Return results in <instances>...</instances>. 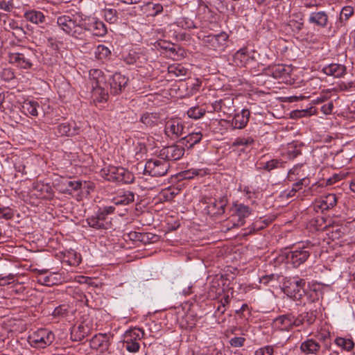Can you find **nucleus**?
I'll list each match as a JSON object with an SVG mask.
<instances>
[{
	"label": "nucleus",
	"instance_id": "nucleus-1",
	"mask_svg": "<svg viewBox=\"0 0 355 355\" xmlns=\"http://www.w3.org/2000/svg\"><path fill=\"white\" fill-rule=\"evenodd\" d=\"M306 281L298 277H293L289 283V285H285L284 293L290 298L295 301L300 302L305 304L306 302H313L315 298L312 297V294L316 295L315 291L311 293H307L304 290Z\"/></svg>",
	"mask_w": 355,
	"mask_h": 355
},
{
	"label": "nucleus",
	"instance_id": "nucleus-2",
	"mask_svg": "<svg viewBox=\"0 0 355 355\" xmlns=\"http://www.w3.org/2000/svg\"><path fill=\"white\" fill-rule=\"evenodd\" d=\"M89 84L92 96L99 102L106 101L108 97V86L103 72L98 69L89 71Z\"/></svg>",
	"mask_w": 355,
	"mask_h": 355
},
{
	"label": "nucleus",
	"instance_id": "nucleus-3",
	"mask_svg": "<svg viewBox=\"0 0 355 355\" xmlns=\"http://www.w3.org/2000/svg\"><path fill=\"white\" fill-rule=\"evenodd\" d=\"M57 24L65 33L76 38H81L83 35V19L79 15L60 16L57 18Z\"/></svg>",
	"mask_w": 355,
	"mask_h": 355
},
{
	"label": "nucleus",
	"instance_id": "nucleus-4",
	"mask_svg": "<svg viewBox=\"0 0 355 355\" xmlns=\"http://www.w3.org/2000/svg\"><path fill=\"white\" fill-rule=\"evenodd\" d=\"M320 245L319 239L308 240L302 243V247L291 251L288 259L294 267H298L307 260L311 253L316 252Z\"/></svg>",
	"mask_w": 355,
	"mask_h": 355
},
{
	"label": "nucleus",
	"instance_id": "nucleus-5",
	"mask_svg": "<svg viewBox=\"0 0 355 355\" xmlns=\"http://www.w3.org/2000/svg\"><path fill=\"white\" fill-rule=\"evenodd\" d=\"M113 206H105L98 209L94 216L87 218V225L96 230H108L112 228V222L108 215L114 212Z\"/></svg>",
	"mask_w": 355,
	"mask_h": 355
},
{
	"label": "nucleus",
	"instance_id": "nucleus-6",
	"mask_svg": "<svg viewBox=\"0 0 355 355\" xmlns=\"http://www.w3.org/2000/svg\"><path fill=\"white\" fill-rule=\"evenodd\" d=\"M101 175L110 182L130 183L133 181V175L125 168L120 166H108L101 171Z\"/></svg>",
	"mask_w": 355,
	"mask_h": 355
},
{
	"label": "nucleus",
	"instance_id": "nucleus-7",
	"mask_svg": "<svg viewBox=\"0 0 355 355\" xmlns=\"http://www.w3.org/2000/svg\"><path fill=\"white\" fill-rule=\"evenodd\" d=\"M53 333L48 329H39L29 334L27 341L35 348L44 349L49 346L54 340Z\"/></svg>",
	"mask_w": 355,
	"mask_h": 355
},
{
	"label": "nucleus",
	"instance_id": "nucleus-8",
	"mask_svg": "<svg viewBox=\"0 0 355 355\" xmlns=\"http://www.w3.org/2000/svg\"><path fill=\"white\" fill-rule=\"evenodd\" d=\"M229 35L225 32H221L216 35H204L202 38V42L207 48L222 52L227 46V40Z\"/></svg>",
	"mask_w": 355,
	"mask_h": 355
},
{
	"label": "nucleus",
	"instance_id": "nucleus-9",
	"mask_svg": "<svg viewBox=\"0 0 355 355\" xmlns=\"http://www.w3.org/2000/svg\"><path fill=\"white\" fill-rule=\"evenodd\" d=\"M144 336V331L139 328H132L127 330L123 334V343L127 351L136 353L139 350V341Z\"/></svg>",
	"mask_w": 355,
	"mask_h": 355
},
{
	"label": "nucleus",
	"instance_id": "nucleus-10",
	"mask_svg": "<svg viewBox=\"0 0 355 355\" xmlns=\"http://www.w3.org/2000/svg\"><path fill=\"white\" fill-rule=\"evenodd\" d=\"M274 327L280 331H290L294 327L302 325L301 320L297 319L293 313L280 315L273 320Z\"/></svg>",
	"mask_w": 355,
	"mask_h": 355
},
{
	"label": "nucleus",
	"instance_id": "nucleus-11",
	"mask_svg": "<svg viewBox=\"0 0 355 355\" xmlns=\"http://www.w3.org/2000/svg\"><path fill=\"white\" fill-rule=\"evenodd\" d=\"M169 168V163L164 159H150L146 162L144 167L145 174L151 176H164Z\"/></svg>",
	"mask_w": 355,
	"mask_h": 355
},
{
	"label": "nucleus",
	"instance_id": "nucleus-12",
	"mask_svg": "<svg viewBox=\"0 0 355 355\" xmlns=\"http://www.w3.org/2000/svg\"><path fill=\"white\" fill-rule=\"evenodd\" d=\"M82 27L83 28V33L87 31L98 37H103L107 32L105 24L96 17L83 19Z\"/></svg>",
	"mask_w": 355,
	"mask_h": 355
},
{
	"label": "nucleus",
	"instance_id": "nucleus-13",
	"mask_svg": "<svg viewBox=\"0 0 355 355\" xmlns=\"http://www.w3.org/2000/svg\"><path fill=\"white\" fill-rule=\"evenodd\" d=\"M184 129V124L180 119L172 118L166 122L164 132L168 137L175 140L183 135Z\"/></svg>",
	"mask_w": 355,
	"mask_h": 355
},
{
	"label": "nucleus",
	"instance_id": "nucleus-14",
	"mask_svg": "<svg viewBox=\"0 0 355 355\" xmlns=\"http://www.w3.org/2000/svg\"><path fill=\"white\" fill-rule=\"evenodd\" d=\"M234 213L230 217L233 226L240 227L245 223V218H248L252 212V209L242 203H234L233 206Z\"/></svg>",
	"mask_w": 355,
	"mask_h": 355
},
{
	"label": "nucleus",
	"instance_id": "nucleus-15",
	"mask_svg": "<svg viewBox=\"0 0 355 355\" xmlns=\"http://www.w3.org/2000/svg\"><path fill=\"white\" fill-rule=\"evenodd\" d=\"M338 202L336 196L334 193H329L322 196L319 200H316L314 203V209L316 211L329 210L334 208Z\"/></svg>",
	"mask_w": 355,
	"mask_h": 355
},
{
	"label": "nucleus",
	"instance_id": "nucleus-16",
	"mask_svg": "<svg viewBox=\"0 0 355 355\" xmlns=\"http://www.w3.org/2000/svg\"><path fill=\"white\" fill-rule=\"evenodd\" d=\"M293 68L291 65L275 64L270 66L268 69V73L277 79H282L287 81L290 77Z\"/></svg>",
	"mask_w": 355,
	"mask_h": 355
},
{
	"label": "nucleus",
	"instance_id": "nucleus-17",
	"mask_svg": "<svg viewBox=\"0 0 355 355\" xmlns=\"http://www.w3.org/2000/svg\"><path fill=\"white\" fill-rule=\"evenodd\" d=\"M128 78L125 76L116 73L110 78L109 86L110 93L116 95L121 92L128 85Z\"/></svg>",
	"mask_w": 355,
	"mask_h": 355
},
{
	"label": "nucleus",
	"instance_id": "nucleus-18",
	"mask_svg": "<svg viewBox=\"0 0 355 355\" xmlns=\"http://www.w3.org/2000/svg\"><path fill=\"white\" fill-rule=\"evenodd\" d=\"M7 60L9 63L15 64L23 69H31L33 66L31 60L22 53L9 52L8 53Z\"/></svg>",
	"mask_w": 355,
	"mask_h": 355
},
{
	"label": "nucleus",
	"instance_id": "nucleus-19",
	"mask_svg": "<svg viewBox=\"0 0 355 355\" xmlns=\"http://www.w3.org/2000/svg\"><path fill=\"white\" fill-rule=\"evenodd\" d=\"M110 336L106 334H96L90 340L91 348L101 353L106 352L110 347Z\"/></svg>",
	"mask_w": 355,
	"mask_h": 355
},
{
	"label": "nucleus",
	"instance_id": "nucleus-20",
	"mask_svg": "<svg viewBox=\"0 0 355 355\" xmlns=\"http://www.w3.org/2000/svg\"><path fill=\"white\" fill-rule=\"evenodd\" d=\"M24 17L27 21L41 26L46 24L47 16L42 10L35 9L26 10L24 14Z\"/></svg>",
	"mask_w": 355,
	"mask_h": 355
},
{
	"label": "nucleus",
	"instance_id": "nucleus-21",
	"mask_svg": "<svg viewBox=\"0 0 355 355\" xmlns=\"http://www.w3.org/2000/svg\"><path fill=\"white\" fill-rule=\"evenodd\" d=\"M227 204V199L225 196L214 200L206 207L207 213L210 216H219L225 212V208Z\"/></svg>",
	"mask_w": 355,
	"mask_h": 355
},
{
	"label": "nucleus",
	"instance_id": "nucleus-22",
	"mask_svg": "<svg viewBox=\"0 0 355 355\" xmlns=\"http://www.w3.org/2000/svg\"><path fill=\"white\" fill-rule=\"evenodd\" d=\"M184 147L180 145H172L162 150L161 155L168 160H178L184 154Z\"/></svg>",
	"mask_w": 355,
	"mask_h": 355
},
{
	"label": "nucleus",
	"instance_id": "nucleus-23",
	"mask_svg": "<svg viewBox=\"0 0 355 355\" xmlns=\"http://www.w3.org/2000/svg\"><path fill=\"white\" fill-rule=\"evenodd\" d=\"M320 344L313 338H306L300 345V350L304 355H318L320 350Z\"/></svg>",
	"mask_w": 355,
	"mask_h": 355
},
{
	"label": "nucleus",
	"instance_id": "nucleus-24",
	"mask_svg": "<svg viewBox=\"0 0 355 355\" xmlns=\"http://www.w3.org/2000/svg\"><path fill=\"white\" fill-rule=\"evenodd\" d=\"M35 195L39 198L51 199L53 196V190L49 184L36 182L33 186Z\"/></svg>",
	"mask_w": 355,
	"mask_h": 355
},
{
	"label": "nucleus",
	"instance_id": "nucleus-25",
	"mask_svg": "<svg viewBox=\"0 0 355 355\" xmlns=\"http://www.w3.org/2000/svg\"><path fill=\"white\" fill-rule=\"evenodd\" d=\"M309 22L320 28H326L329 22V16L324 11L313 12L309 15Z\"/></svg>",
	"mask_w": 355,
	"mask_h": 355
},
{
	"label": "nucleus",
	"instance_id": "nucleus-26",
	"mask_svg": "<svg viewBox=\"0 0 355 355\" xmlns=\"http://www.w3.org/2000/svg\"><path fill=\"white\" fill-rule=\"evenodd\" d=\"M250 115V112L248 110H242L241 112L234 115L232 121V126L236 129L245 128L249 121Z\"/></svg>",
	"mask_w": 355,
	"mask_h": 355
},
{
	"label": "nucleus",
	"instance_id": "nucleus-27",
	"mask_svg": "<svg viewBox=\"0 0 355 355\" xmlns=\"http://www.w3.org/2000/svg\"><path fill=\"white\" fill-rule=\"evenodd\" d=\"M322 71L327 76H331L334 78H340L345 74L346 67L340 64L331 63L324 66L322 69Z\"/></svg>",
	"mask_w": 355,
	"mask_h": 355
},
{
	"label": "nucleus",
	"instance_id": "nucleus-28",
	"mask_svg": "<svg viewBox=\"0 0 355 355\" xmlns=\"http://www.w3.org/2000/svg\"><path fill=\"white\" fill-rule=\"evenodd\" d=\"M310 184V180L308 177H304L294 183L292 186L291 189L285 190L283 192V196L287 198L293 197L295 196L298 191L302 189L303 187H308Z\"/></svg>",
	"mask_w": 355,
	"mask_h": 355
},
{
	"label": "nucleus",
	"instance_id": "nucleus-29",
	"mask_svg": "<svg viewBox=\"0 0 355 355\" xmlns=\"http://www.w3.org/2000/svg\"><path fill=\"white\" fill-rule=\"evenodd\" d=\"M330 225L327 219L322 216H318L311 219L308 223V228L311 231H320L327 229Z\"/></svg>",
	"mask_w": 355,
	"mask_h": 355
},
{
	"label": "nucleus",
	"instance_id": "nucleus-30",
	"mask_svg": "<svg viewBox=\"0 0 355 355\" xmlns=\"http://www.w3.org/2000/svg\"><path fill=\"white\" fill-rule=\"evenodd\" d=\"M251 60L246 48L237 51L233 56V62L238 67H245Z\"/></svg>",
	"mask_w": 355,
	"mask_h": 355
},
{
	"label": "nucleus",
	"instance_id": "nucleus-31",
	"mask_svg": "<svg viewBox=\"0 0 355 355\" xmlns=\"http://www.w3.org/2000/svg\"><path fill=\"white\" fill-rule=\"evenodd\" d=\"M135 200V194L130 191H123L112 199L116 205H126Z\"/></svg>",
	"mask_w": 355,
	"mask_h": 355
},
{
	"label": "nucleus",
	"instance_id": "nucleus-32",
	"mask_svg": "<svg viewBox=\"0 0 355 355\" xmlns=\"http://www.w3.org/2000/svg\"><path fill=\"white\" fill-rule=\"evenodd\" d=\"M202 138V134L200 131L193 132L188 135L182 137L180 142L188 148H193L194 145L198 144Z\"/></svg>",
	"mask_w": 355,
	"mask_h": 355
},
{
	"label": "nucleus",
	"instance_id": "nucleus-33",
	"mask_svg": "<svg viewBox=\"0 0 355 355\" xmlns=\"http://www.w3.org/2000/svg\"><path fill=\"white\" fill-rule=\"evenodd\" d=\"M89 328L83 324H79L78 327H73L71 331V338L74 341H81L87 336Z\"/></svg>",
	"mask_w": 355,
	"mask_h": 355
},
{
	"label": "nucleus",
	"instance_id": "nucleus-34",
	"mask_svg": "<svg viewBox=\"0 0 355 355\" xmlns=\"http://www.w3.org/2000/svg\"><path fill=\"white\" fill-rule=\"evenodd\" d=\"M302 13H293L288 22V25L295 33H299L304 26V18Z\"/></svg>",
	"mask_w": 355,
	"mask_h": 355
},
{
	"label": "nucleus",
	"instance_id": "nucleus-35",
	"mask_svg": "<svg viewBox=\"0 0 355 355\" xmlns=\"http://www.w3.org/2000/svg\"><path fill=\"white\" fill-rule=\"evenodd\" d=\"M40 107L38 102L35 101H24L22 105L23 112L28 116H37L38 111L37 109Z\"/></svg>",
	"mask_w": 355,
	"mask_h": 355
},
{
	"label": "nucleus",
	"instance_id": "nucleus-36",
	"mask_svg": "<svg viewBox=\"0 0 355 355\" xmlns=\"http://www.w3.org/2000/svg\"><path fill=\"white\" fill-rule=\"evenodd\" d=\"M303 166V164H297L290 169L288 173V180L289 181H295L304 177H308L302 169Z\"/></svg>",
	"mask_w": 355,
	"mask_h": 355
},
{
	"label": "nucleus",
	"instance_id": "nucleus-37",
	"mask_svg": "<svg viewBox=\"0 0 355 355\" xmlns=\"http://www.w3.org/2000/svg\"><path fill=\"white\" fill-rule=\"evenodd\" d=\"M140 121L147 127L152 128L159 123V117L157 113L146 112L141 116Z\"/></svg>",
	"mask_w": 355,
	"mask_h": 355
},
{
	"label": "nucleus",
	"instance_id": "nucleus-38",
	"mask_svg": "<svg viewBox=\"0 0 355 355\" xmlns=\"http://www.w3.org/2000/svg\"><path fill=\"white\" fill-rule=\"evenodd\" d=\"M254 139L251 136L239 137L232 143V146L248 148L254 145Z\"/></svg>",
	"mask_w": 355,
	"mask_h": 355
},
{
	"label": "nucleus",
	"instance_id": "nucleus-39",
	"mask_svg": "<svg viewBox=\"0 0 355 355\" xmlns=\"http://www.w3.org/2000/svg\"><path fill=\"white\" fill-rule=\"evenodd\" d=\"M329 228V236L332 240L339 239L345 235V228L340 225H333L330 227V225L327 227Z\"/></svg>",
	"mask_w": 355,
	"mask_h": 355
},
{
	"label": "nucleus",
	"instance_id": "nucleus-40",
	"mask_svg": "<svg viewBox=\"0 0 355 355\" xmlns=\"http://www.w3.org/2000/svg\"><path fill=\"white\" fill-rule=\"evenodd\" d=\"M334 343L336 345L341 347L343 349L349 352L354 347V343L350 338H345L342 337H337Z\"/></svg>",
	"mask_w": 355,
	"mask_h": 355
},
{
	"label": "nucleus",
	"instance_id": "nucleus-41",
	"mask_svg": "<svg viewBox=\"0 0 355 355\" xmlns=\"http://www.w3.org/2000/svg\"><path fill=\"white\" fill-rule=\"evenodd\" d=\"M168 71L169 74L180 78L185 76L187 73V69L180 64L170 65Z\"/></svg>",
	"mask_w": 355,
	"mask_h": 355
},
{
	"label": "nucleus",
	"instance_id": "nucleus-42",
	"mask_svg": "<svg viewBox=\"0 0 355 355\" xmlns=\"http://www.w3.org/2000/svg\"><path fill=\"white\" fill-rule=\"evenodd\" d=\"M227 103V104H234L233 99L231 98H225L224 99H220L219 101H216L212 103L211 112H223V113H227V110L222 107L221 105Z\"/></svg>",
	"mask_w": 355,
	"mask_h": 355
},
{
	"label": "nucleus",
	"instance_id": "nucleus-43",
	"mask_svg": "<svg viewBox=\"0 0 355 355\" xmlns=\"http://www.w3.org/2000/svg\"><path fill=\"white\" fill-rule=\"evenodd\" d=\"M64 186H65V188L63 189L62 192L71 194L73 191L80 189L82 182L79 181L66 180Z\"/></svg>",
	"mask_w": 355,
	"mask_h": 355
},
{
	"label": "nucleus",
	"instance_id": "nucleus-44",
	"mask_svg": "<svg viewBox=\"0 0 355 355\" xmlns=\"http://www.w3.org/2000/svg\"><path fill=\"white\" fill-rule=\"evenodd\" d=\"M187 115L189 118L193 119H199L202 118L206 113L205 109L200 107V106H194L190 107L187 110Z\"/></svg>",
	"mask_w": 355,
	"mask_h": 355
},
{
	"label": "nucleus",
	"instance_id": "nucleus-45",
	"mask_svg": "<svg viewBox=\"0 0 355 355\" xmlns=\"http://www.w3.org/2000/svg\"><path fill=\"white\" fill-rule=\"evenodd\" d=\"M206 173L204 169L191 168L182 172L181 177L183 179H192L196 176H203Z\"/></svg>",
	"mask_w": 355,
	"mask_h": 355
},
{
	"label": "nucleus",
	"instance_id": "nucleus-46",
	"mask_svg": "<svg viewBox=\"0 0 355 355\" xmlns=\"http://www.w3.org/2000/svg\"><path fill=\"white\" fill-rule=\"evenodd\" d=\"M175 24L178 27H180L185 30L196 28L194 22L191 19L187 17H182L178 18Z\"/></svg>",
	"mask_w": 355,
	"mask_h": 355
},
{
	"label": "nucleus",
	"instance_id": "nucleus-47",
	"mask_svg": "<svg viewBox=\"0 0 355 355\" xmlns=\"http://www.w3.org/2000/svg\"><path fill=\"white\" fill-rule=\"evenodd\" d=\"M103 17L106 21L114 24L118 20L117 12L114 9L107 8L103 10Z\"/></svg>",
	"mask_w": 355,
	"mask_h": 355
},
{
	"label": "nucleus",
	"instance_id": "nucleus-48",
	"mask_svg": "<svg viewBox=\"0 0 355 355\" xmlns=\"http://www.w3.org/2000/svg\"><path fill=\"white\" fill-rule=\"evenodd\" d=\"M37 282L42 285L50 286L56 284V280L53 277V275H44L40 274L37 277Z\"/></svg>",
	"mask_w": 355,
	"mask_h": 355
},
{
	"label": "nucleus",
	"instance_id": "nucleus-49",
	"mask_svg": "<svg viewBox=\"0 0 355 355\" xmlns=\"http://www.w3.org/2000/svg\"><path fill=\"white\" fill-rule=\"evenodd\" d=\"M354 14V8L350 6H344L340 13L339 21L341 24L347 21Z\"/></svg>",
	"mask_w": 355,
	"mask_h": 355
},
{
	"label": "nucleus",
	"instance_id": "nucleus-50",
	"mask_svg": "<svg viewBox=\"0 0 355 355\" xmlns=\"http://www.w3.org/2000/svg\"><path fill=\"white\" fill-rule=\"evenodd\" d=\"M202 81L198 78H195L187 83V89L191 94H196L200 89Z\"/></svg>",
	"mask_w": 355,
	"mask_h": 355
},
{
	"label": "nucleus",
	"instance_id": "nucleus-51",
	"mask_svg": "<svg viewBox=\"0 0 355 355\" xmlns=\"http://www.w3.org/2000/svg\"><path fill=\"white\" fill-rule=\"evenodd\" d=\"M301 150L295 144H289L287 147L286 156L288 159H293L301 155Z\"/></svg>",
	"mask_w": 355,
	"mask_h": 355
},
{
	"label": "nucleus",
	"instance_id": "nucleus-52",
	"mask_svg": "<svg viewBox=\"0 0 355 355\" xmlns=\"http://www.w3.org/2000/svg\"><path fill=\"white\" fill-rule=\"evenodd\" d=\"M284 162H282L279 159H271L265 164L263 168L268 171H270L275 168H284Z\"/></svg>",
	"mask_w": 355,
	"mask_h": 355
},
{
	"label": "nucleus",
	"instance_id": "nucleus-53",
	"mask_svg": "<svg viewBox=\"0 0 355 355\" xmlns=\"http://www.w3.org/2000/svg\"><path fill=\"white\" fill-rule=\"evenodd\" d=\"M94 53L98 59L102 60L110 54V51L105 46L99 44L96 48Z\"/></svg>",
	"mask_w": 355,
	"mask_h": 355
},
{
	"label": "nucleus",
	"instance_id": "nucleus-54",
	"mask_svg": "<svg viewBox=\"0 0 355 355\" xmlns=\"http://www.w3.org/2000/svg\"><path fill=\"white\" fill-rule=\"evenodd\" d=\"M296 318L301 320L302 324L306 322L309 325H311L315 322L316 316L313 312H306L304 315L296 316Z\"/></svg>",
	"mask_w": 355,
	"mask_h": 355
},
{
	"label": "nucleus",
	"instance_id": "nucleus-55",
	"mask_svg": "<svg viewBox=\"0 0 355 355\" xmlns=\"http://www.w3.org/2000/svg\"><path fill=\"white\" fill-rule=\"evenodd\" d=\"M146 6L152 16H156L163 11V6L160 3H148Z\"/></svg>",
	"mask_w": 355,
	"mask_h": 355
},
{
	"label": "nucleus",
	"instance_id": "nucleus-56",
	"mask_svg": "<svg viewBox=\"0 0 355 355\" xmlns=\"http://www.w3.org/2000/svg\"><path fill=\"white\" fill-rule=\"evenodd\" d=\"M275 347L273 345H265L258 348L254 352V355H273Z\"/></svg>",
	"mask_w": 355,
	"mask_h": 355
},
{
	"label": "nucleus",
	"instance_id": "nucleus-57",
	"mask_svg": "<svg viewBox=\"0 0 355 355\" xmlns=\"http://www.w3.org/2000/svg\"><path fill=\"white\" fill-rule=\"evenodd\" d=\"M14 216L13 210L9 207H2L0 205V218L9 220Z\"/></svg>",
	"mask_w": 355,
	"mask_h": 355
},
{
	"label": "nucleus",
	"instance_id": "nucleus-58",
	"mask_svg": "<svg viewBox=\"0 0 355 355\" xmlns=\"http://www.w3.org/2000/svg\"><path fill=\"white\" fill-rule=\"evenodd\" d=\"M68 313V306L62 304L57 306L53 311V317L62 318L67 315Z\"/></svg>",
	"mask_w": 355,
	"mask_h": 355
},
{
	"label": "nucleus",
	"instance_id": "nucleus-59",
	"mask_svg": "<svg viewBox=\"0 0 355 355\" xmlns=\"http://www.w3.org/2000/svg\"><path fill=\"white\" fill-rule=\"evenodd\" d=\"M18 26V22L13 19H8L3 21V28L6 31L12 33Z\"/></svg>",
	"mask_w": 355,
	"mask_h": 355
},
{
	"label": "nucleus",
	"instance_id": "nucleus-60",
	"mask_svg": "<svg viewBox=\"0 0 355 355\" xmlns=\"http://www.w3.org/2000/svg\"><path fill=\"white\" fill-rule=\"evenodd\" d=\"M58 132L61 136H69L73 134V132H71L69 124L67 123H62L58 126Z\"/></svg>",
	"mask_w": 355,
	"mask_h": 355
},
{
	"label": "nucleus",
	"instance_id": "nucleus-61",
	"mask_svg": "<svg viewBox=\"0 0 355 355\" xmlns=\"http://www.w3.org/2000/svg\"><path fill=\"white\" fill-rule=\"evenodd\" d=\"M67 257L72 259L70 261V263L72 265H78L81 261L80 255L73 250L67 252Z\"/></svg>",
	"mask_w": 355,
	"mask_h": 355
},
{
	"label": "nucleus",
	"instance_id": "nucleus-62",
	"mask_svg": "<svg viewBox=\"0 0 355 355\" xmlns=\"http://www.w3.org/2000/svg\"><path fill=\"white\" fill-rule=\"evenodd\" d=\"M138 58L139 55L137 52L131 51L124 57V61L128 64H133L136 63Z\"/></svg>",
	"mask_w": 355,
	"mask_h": 355
},
{
	"label": "nucleus",
	"instance_id": "nucleus-63",
	"mask_svg": "<svg viewBox=\"0 0 355 355\" xmlns=\"http://www.w3.org/2000/svg\"><path fill=\"white\" fill-rule=\"evenodd\" d=\"M175 193L171 188H167L162 191L160 196L166 201L171 200L175 196Z\"/></svg>",
	"mask_w": 355,
	"mask_h": 355
},
{
	"label": "nucleus",
	"instance_id": "nucleus-64",
	"mask_svg": "<svg viewBox=\"0 0 355 355\" xmlns=\"http://www.w3.org/2000/svg\"><path fill=\"white\" fill-rule=\"evenodd\" d=\"M1 77L6 81H10L15 78V73L10 69H3L1 72Z\"/></svg>",
	"mask_w": 355,
	"mask_h": 355
}]
</instances>
